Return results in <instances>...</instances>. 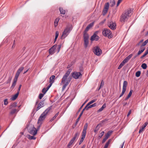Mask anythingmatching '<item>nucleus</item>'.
<instances>
[{"label": "nucleus", "mask_w": 148, "mask_h": 148, "mask_svg": "<svg viewBox=\"0 0 148 148\" xmlns=\"http://www.w3.org/2000/svg\"><path fill=\"white\" fill-rule=\"evenodd\" d=\"M94 22H92L90 23L89 25H88L87 26L89 27L90 28L92 27L94 25Z\"/></svg>", "instance_id": "45"}, {"label": "nucleus", "mask_w": 148, "mask_h": 148, "mask_svg": "<svg viewBox=\"0 0 148 148\" xmlns=\"http://www.w3.org/2000/svg\"><path fill=\"white\" fill-rule=\"evenodd\" d=\"M141 72L140 71H138L136 73V77H138L140 75Z\"/></svg>", "instance_id": "41"}, {"label": "nucleus", "mask_w": 148, "mask_h": 148, "mask_svg": "<svg viewBox=\"0 0 148 148\" xmlns=\"http://www.w3.org/2000/svg\"><path fill=\"white\" fill-rule=\"evenodd\" d=\"M59 20V18H57L55 19L54 22V26L55 27H56L58 25Z\"/></svg>", "instance_id": "23"}, {"label": "nucleus", "mask_w": 148, "mask_h": 148, "mask_svg": "<svg viewBox=\"0 0 148 148\" xmlns=\"http://www.w3.org/2000/svg\"><path fill=\"white\" fill-rule=\"evenodd\" d=\"M113 131H108V132L105 135V138H106V139H108L109 136H110V135L112 134V133Z\"/></svg>", "instance_id": "17"}, {"label": "nucleus", "mask_w": 148, "mask_h": 148, "mask_svg": "<svg viewBox=\"0 0 148 148\" xmlns=\"http://www.w3.org/2000/svg\"><path fill=\"white\" fill-rule=\"evenodd\" d=\"M147 67V65L145 63H143L141 65V67L143 69H146Z\"/></svg>", "instance_id": "39"}, {"label": "nucleus", "mask_w": 148, "mask_h": 148, "mask_svg": "<svg viewBox=\"0 0 148 148\" xmlns=\"http://www.w3.org/2000/svg\"><path fill=\"white\" fill-rule=\"evenodd\" d=\"M129 60H128V58L126 57L123 60V61L125 63H127L128 61Z\"/></svg>", "instance_id": "58"}, {"label": "nucleus", "mask_w": 148, "mask_h": 148, "mask_svg": "<svg viewBox=\"0 0 148 148\" xmlns=\"http://www.w3.org/2000/svg\"><path fill=\"white\" fill-rule=\"evenodd\" d=\"M74 142V141L73 140L71 139L69 143V144H68L67 146V147L68 148H70V146L73 144Z\"/></svg>", "instance_id": "29"}, {"label": "nucleus", "mask_w": 148, "mask_h": 148, "mask_svg": "<svg viewBox=\"0 0 148 148\" xmlns=\"http://www.w3.org/2000/svg\"><path fill=\"white\" fill-rule=\"evenodd\" d=\"M127 84V82L126 81H124L123 84V90L121 92V93L123 95L126 91Z\"/></svg>", "instance_id": "13"}, {"label": "nucleus", "mask_w": 148, "mask_h": 148, "mask_svg": "<svg viewBox=\"0 0 148 148\" xmlns=\"http://www.w3.org/2000/svg\"><path fill=\"white\" fill-rule=\"evenodd\" d=\"M16 109L12 110L10 113V114H14L16 112Z\"/></svg>", "instance_id": "43"}, {"label": "nucleus", "mask_w": 148, "mask_h": 148, "mask_svg": "<svg viewBox=\"0 0 148 148\" xmlns=\"http://www.w3.org/2000/svg\"><path fill=\"white\" fill-rule=\"evenodd\" d=\"M17 81L15 80H13V82L12 84V85L10 87L11 89H13L16 86V84Z\"/></svg>", "instance_id": "21"}, {"label": "nucleus", "mask_w": 148, "mask_h": 148, "mask_svg": "<svg viewBox=\"0 0 148 148\" xmlns=\"http://www.w3.org/2000/svg\"><path fill=\"white\" fill-rule=\"evenodd\" d=\"M52 107V106H49L42 113L39 118L38 123H39L40 122L42 121L45 119L47 114L51 110Z\"/></svg>", "instance_id": "2"}, {"label": "nucleus", "mask_w": 148, "mask_h": 148, "mask_svg": "<svg viewBox=\"0 0 148 148\" xmlns=\"http://www.w3.org/2000/svg\"><path fill=\"white\" fill-rule=\"evenodd\" d=\"M133 92V90H131L130 91V92H129L128 95L131 96V95H132V94Z\"/></svg>", "instance_id": "61"}, {"label": "nucleus", "mask_w": 148, "mask_h": 148, "mask_svg": "<svg viewBox=\"0 0 148 148\" xmlns=\"http://www.w3.org/2000/svg\"><path fill=\"white\" fill-rule=\"evenodd\" d=\"M83 37L84 41V47L85 48H86L89 44V35L88 34H86L85 35H83Z\"/></svg>", "instance_id": "6"}, {"label": "nucleus", "mask_w": 148, "mask_h": 148, "mask_svg": "<svg viewBox=\"0 0 148 148\" xmlns=\"http://www.w3.org/2000/svg\"><path fill=\"white\" fill-rule=\"evenodd\" d=\"M106 140H107V139H106V138H104L103 139V140L102 141V143H104L106 141Z\"/></svg>", "instance_id": "64"}, {"label": "nucleus", "mask_w": 148, "mask_h": 148, "mask_svg": "<svg viewBox=\"0 0 148 148\" xmlns=\"http://www.w3.org/2000/svg\"><path fill=\"white\" fill-rule=\"evenodd\" d=\"M55 77V76L54 75H51L49 78V83H53L55 81L54 79Z\"/></svg>", "instance_id": "18"}, {"label": "nucleus", "mask_w": 148, "mask_h": 148, "mask_svg": "<svg viewBox=\"0 0 148 148\" xmlns=\"http://www.w3.org/2000/svg\"><path fill=\"white\" fill-rule=\"evenodd\" d=\"M109 145V144H108V143H106L104 147H105V148H107Z\"/></svg>", "instance_id": "62"}, {"label": "nucleus", "mask_w": 148, "mask_h": 148, "mask_svg": "<svg viewBox=\"0 0 148 148\" xmlns=\"http://www.w3.org/2000/svg\"><path fill=\"white\" fill-rule=\"evenodd\" d=\"M97 101L96 99H94L93 100H92L91 101L88 102L87 104L88 105H90V104L94 102H95Z\"/></svg>", "instance_id": "38"}, {"label": "nucleus", "mask_w": 148, "mask_h": 148, "mask_svg": "<svg viewBox=\"0 0 148 148\" xmlns=\"http://www.w3.org/2000/svg\"><path fill=\"white\" fill-rule=\"evenodd\" d=\"M89 105H88V104H87L86 106L84 108V109H85L86 110H88L89 108H90L89 107Z\"/></svg>", "instance_id": "52"}, {"label": "nucleus", "mask_w": 148, "mask_h": 148, "mask_svg": "<svg viewBox=\"0 0 148 148\" xmlns=\"http://www.w3.org/2000/svg\"><path fill=\"white\" fill-rule=\"evenodd\" d=\"M128 17L127 15L124 13L121 16L120 21L121 22H125V20L127 19Z\"/></svg>", "instance_id": "12"}, {"label": "nucleus", "mask_w": 148, "mask_h": 148, "mask_svg": "<svg viewBox=\"0 0 148 148\" xmlns=\"http://www.w3.org/2000/svg\"><path fill=\"white\" fill-rule=\"evenodd\" d=\"M96 105H97V103H94L92 104V105H90L89 106V108H91L92 107H93L96 106Z\"/></svg>", "instance_id": "51"}, {"label": "nucleus", "mask_w": 148, "mask_h": 148, "mask_svg": "<svg viewBox=\"0 0 148 148\" xmlns=\"http://www.w3.org/2000/svg\"><path fill=\"white\" fill-rule=\"evenodd\" d=\"M85 136H86V135L82 134L81 138L80 139V140L79 142V145H80L82 143V142H83V141L85 137Z\"/></svg>", "instance_id": "22"}, {"label": "nucleus", "mask_w": 148, "mask_h": 148, "mask_svg": "<svg viewBox=\"0 0 148 148\" xmlns=\"http://www.w3.org/2000/svg\"><path fill=\"white\" fill-rule=\"evenodd\" d=\"M82 75L81 72H74L72 73V76L74 79H77L79 78V77L82 76Z\"/></svg>", "instance_id": "10"}, {"label": "nucleus", "mask_w": 148, "mask_h": 148, "mask_svg": "<svg viewBox=\"0 0 148 148\" xmlns=\"http://www.w3.org/2000/svg\"><path fill=\"white\" fill-rule=\"evenodd\" d=\"M19 94L17 92L16 94L12 97L11 98V99L12 100H15L18 97Z\"/></svg>", "instance_id": "24"}, {"label": "nucleus", "mask_w": 148, "mask_h": 148, "mask_svg": "<svg viewBox=\"0 0 148 148\" xmlns=\"http://www.w3.org/2000/svg\"><path fill=\"white\" fill-rule=\"evenodd\" d=\"M106 107V104L104 103L102 106L97 111L98 112H99L102 111L103 109Z\"/></svg>", "instance_id": "20"}, {"label": "nucleus", "mask_w": 148, "mask_h": 148, "mask_svg": "<svg viewBox=\"0 0 148 148\" xmlns=\"http://www.w3.org/2000/svg\"><path fill=\"white\" fill-rule=\"evenodd\" d=\"M148 54V51L146 50L145 52L143 55L141 56L140 57V59H143L145 56L147 55Z\"/></svg>", "instance_id": "35"}, {"label": "nucleus", "mask_w": 148, "mask_h": 148, "mask_svg": "<svg viewBox=\"0 0 148 148\" xmlns=\"http://www.w3.org/2000/svg\"><path fill=\"white\" fill-rule=\"evenodd\" d=\"M24 69V67L23 66L20 67L17 70L16 73L20 74L21 72Z\"/></svg>", "instance_id": "27"}, {"label": "nucleus", "mask_w": 148, "mask_h": 148, "mask_svg": "<svg viewBox=\"0 0 148 148\" xmlns=\"http://www.w3.org/2000/svg\"><path fill=\"white\" fill-rule=\"evenodd\" d=\"M93 51L95 54L99 56L102 53V50L98 46H96L93 48Z\"/></svg>", "instance_id": "5"}, {"label": "nucleus", "mask_w": 148, "mask_h": 148, "mask_svg": "<svg viewBox=\"0 0 148 148\" xmlns=\"http://www.w3.org/2000/svg\"><path fill=\"white\" fill-rule=\"evenodd\" d=\"M133 55L132 54H131L130 55H129L128 56L126 57L128 58V60H130L131 58L132 57V56Z\"/></svg>", "instance_id": "59"}, {"label": "nucleus", "mask_w": 148, "mask_h": 148, "mask_svg": "<svg viewBox=\"0 0 148 148\" xmlns=\"http://www.w3.org/2000/svg\"><path fill=\"white\" fill-rule=\"evenodd\" d=\"M98 33L97 32H95L93 35H92L90 38V40L92 41H93L94 40H95L97 41L99 40V37L97 35V34Z\"/></svg>", "instance_id": "8"}, {"label": "nucleus", "mask_w": 148, "mask_h": 148, "mask_svg": "<svg viewBox=\"0 0 148 148\" xmlns=\"http://www.w3.org/2000/svg\"><path fill=\"white\" fill-rule=\"evenodd\" d=\"M104 132L103 131L102 132H101L99 135L98 137L99 138H101L102 136L104 135Z\"/></svg>", "instance_id": "46"}, {"label": "nucleus", "mask_w": 148, "mask_h": 148, "mask_svg": "<svg viewBox=\"0 0 148 148\" xmlns=\"http://www.w3.org/2000/svg\"><path fill=\"white\" fill-rule=\"evenodd\" d=\"M100 125L99 124H98L95 129L94 130V132L96 134H97V131L98 130H99L100 128Z\"/></svg>", "instance_id": "19"}, {"label": "nucleus", "mask_w": 148, "mask_h": 148, "mask_svg": "<svg viewBox=\"0 0 148 148\" xmlns=\"http://www.w3.org/2000/svg\"><path fill=\"white\" fill-rule=\"evenodd\" d=\"M79 71H80L79 72H81V73H82L84 71V69L82 66H80L79 68Z\"/></svg>", "instance_id": "47"}, {"label": "nucleus", "mask_w": 148, "mask_h": 148, "mask_svg": "<svg viewBox=\"0 0 148 148\" xmlns=\"http://www.w3.org/2000/svg\"><path fill=\"white\" fill-rule=\"evenodd\" d=\"M8 99H5L4 100V105H7L8 103Z\"/></svg>", "instance_id": "50"}, {"label": "nucleus", "mask_w": 148, "mask_h": 148, "mask_svg": "<svg viewBox=\"0 0 148 148\" xmlns=\"http://www.w3.org/2000/svg\"><path fill=\"white\" fill-rule=\"evenodd\" d=\"M57 45H55L52 46L49 50V53L51 55H53L55 53V50L57 48Z\"/></svg>", "instance_id": "11"}, {"label": "nucleus", "mask_w": 148, "mask_h": 148, "mask_svg": "<svg viewBox=\"0 0 148 148\" xmlns=\"http://www.w3.org/2000/svg\"><path fill=\"white\" fill-rule=\"evenodd\" d=\"M90 29V28L87 26L84 31L83 35H85L86 34H88L87 33V32Z\"/></svg>", "instance_id": "28"}, {"label": "nucleus", "mask_w": 148, "mask_h": 148, "mask_svg": "<svg viewBox=\"0 0 148 148\" xmlns=\"http://www.w3.org/2000/svg\"><path fill=\"white\" fill-rule=\"evenodd\" d=\"M108 10V9H105L104 8H103L102 10V14L104 16L106 14Z\"/></svg>", "instance_id": "34"}, {"label": "nucleus", "mask_w": 148, "mask_h": 148, "mask_svg": "<svg viewBox=\"0 0 148 148\" xmlns=\"http://www.w3.org/2000/svg\"><path fill=\"white\" fill-rule=\"evenodd\" d=\"M109 6V2L106 3L104 5V8L108 10Z\"/></svg>", "instance_id": "33"}, {"label": "nucleus", "mask_w": 148, "mask_h": 148, "mask_svg": "<svg viewBox=\"0 0 148 148\" xmlns=\"http://www.w3.org/2000/svg\"><path fill=\"white\" fill-rule=\"evenodd\" d=\"M59 112H58L55 115V116L50 120V121L51 122L53 121L56 118L57 116H58V114H59Z\"/></svg>", "instance_id": "31"}, {"label": "nucleus", "mask_w": 148, "mask_h": 148, "mask_svg": "<svg viewBox=\"0 0 148 148\" xmlns=\"http://www.w3.org/2000/svg\"><path fill=\"white\" fill-rule=\"evenodd\" d=\"M148 124V122H146L144 124L142 127H140V128L139 130V133H141L143 131V130L145 128V127Z\"/></svg>", "instance_id": "15"}, {"label": "nucleus", "mask_w": 148, "mask_h": 148, "mask_svg": "<svg viewBox=\"0 0 148 148\" xmlns=\"http://www.w3.org/2000/svg\"><path fill=\"white\" fill-rule=\"evenodd\" d=\"M21 86H22V85L21 84H20L19 85V87L18 88V90H17V93H18L19 94V93L20 91L21 90Z\"/></svg>", "instance_id": "55"}, {"label": "nucleus", "mask_w": 148, "mask_h": 148, "mask_svg": "<svg viewBox=\"0 0 148 148\" xmlns=\"http://www.w3.org/2000/svg\"><path fill=\"white\" fill-rule=\"evenodd\" d=\"M88 124L87 123H86L84 127V128L82 132V134L86 135V130L88 127Z\"/></svg>", "instance_id": "14"}, {"label": "nucleus", "mask_w": 148, "mask_h": 148, "mask_svg": "<svg viewBox=\"0 0 148 148\" xmlns=\"http://www.w3.org/2000/svg\"><path fill=\"white\" fill-rule=\"evenodd\" d=\"M72 29V26H67L64 29L61 36V39H63L67 36Z\"/></svg>", "instance_id": "3"}, {"label": "nucleus", "mask_w": 148, "mask_h": 148, "mask_svg": "<svg viewBox=\"0 0 148 148\" xmlns=\"http://www.w3.org/2000/svg\"><path fill=\"white\" fill-rule=\"evenodd\" d=\"M59 9L61 14H65V11L64 10H63L62 8L60 7L59 8Z\"/></svg>", "instance_id": "26"}, {"label": "nucleus", "mask_w": 148, "mask_h": 148, "mask_svg": "<svg viewBox=\"0 0 148 148\" xmlns=\"http://www.w3.org/2000/svg\"><path fill=\"white\" fill-rule=\"evenodd\" d=\"M132 12V10L131 9L127 10L126 11L124 12L125 14L127 15V16L129 17L130 16V14Z\"/></svg>", "instance_id": "25"}, {"label": "nucleus", "mask_w": 148, "mask_h": 148, "mask_svg": "<svg viewBox=\"0 0 148 148\" xmlns=\"http://www.w3.org/2000/svg\"><path fill=\"white\" fill-rule=\"evenodd\" d=\"M19 74L16 72L15 75V77L14 79V80H17L19 76Z\"/></svg>", "instance_id": "40"}, {"label": "nucleus", "mask_w": 148, "mask_h": 148, "mask_svg": "<svg viewBox=\"0 0 148 148\" xmlns=\"http://www.w3.org/2000/svg\"><path fill=\"white\" fill-rule=\"evenodd\" d=\"M61 45H58V46L57 45V53H58L59 52L60 48H61Z\"/></svg>", "instance_id": "42"}, {"label": "nucleus", "mask_w": 148, "mask_h": 148, "mask_svg": "<svg viewBox=\"0 0 148 148\" xmlns=\"http://www.w3.org/2000/svg\"><path fill=\"white\" fill-rule=\"evenodd\" d=\"M79 135V134L77 132L75 134L73 137L75 138H78Z\"/></svg>", "instance_id": "54"}, {"label": "nucleus", "mask_w": 148, "mask_h": 148, "mask_svg": "<svg viewBox=\"0 0 148 148\" xmlns=\"http://www.w3.org/2000/svg\"><path fill=\"white\" fill-rule=\"evenodd\" d=\"M52 84V83H50V84L47 87L46 89L48 90L49 88L51 87V86Z\"/></svg>", "instance_id": "60"}, {"label": "nucleus", "mask_w": 148, "mask_h": 148, "mask_svg": "<svg viewBox=\"0 0 148 148\" xmlns=\"http://www.w3.org/2000/svg\"><path fill=\"white\" fill-rule=\"evenodd\" d=\"M47 90H48L46 89V88H44L42 90V92L43 94H45Z\"/></svg>", "instance_id": "44"}, {"label": "nucleus", "mask_w": 148, "mask_h": 148, "mask_svg": "<svg viewBox=\"0 0 148 148\" xmlns=\"http://www.w3.org/2000/svg\"><path fill=\"white\" fill-rule=\"evenodd\" d=\"M143 50H140L139 49L138 51V52L137 53V55H140L142 52H143Z\"/></svg>", "instance_id": "53"}, {"label": "nucleus", "mask_w": 148, "mask_h": 148, "mask_svg": "<svg viewBox=\"0 0 148 148\" xmlns=\"http://www.w3.org/2000/svg\"><path fill=\"white\" fill-rule=\"evenodd\" d=\"M71 71V69H69L63 76L61 83L63 84L62 90H64L67 86L69 84L72 79V76H69Z\"/></svg>", "instance_id": "1"}, {"label": "nucleus", "mask_w": 148, "mask_h": 148, "mask_svg": "<svg viewBox=\"0 0 148 148\" xmlns=\"http://www.w3.org/2000/svg\"><path fill=\"white\" fill-rule=\"evenodd\" d=\"M125 64V62L123 61L120 64V65H121L122 66H123Z\"/></svg>", "instance_id": "63"}, {"label": "nucleus", "mask_w": 148, "mask_h": 148, "mask_svg": "<svg viewBox=\"0 0 148 148\" xmlns=\"http://www.w3.org/2000/svg\"><path fill=\"white\" fill-rule=\"evenodd\" d=\"M115 3V1L114 0H110V3L111 4L110 5L111 7H113L114 6Z\"/></svg>", "instance_id": "36"}, {"label": "nucleus", "mask_w": 148, "mask_h": 148, "mask_svg": "<svg viewBox=\"0 0 148 148\" xmlns=\"http://www.w3.org/2000/svg\"><path fill=\"white\" fill-rule=\"evenodd\" d=\"M148 42V39H147L142 44V46H145Z\"/></svg>", "instance_id": "48"}, {"label": "nucleus", "mask_w": 148, "mask_h": 148, "mask_svg": "<svg viewBox=\"0 0 148 148\" xmlns=\"http://www.w3.org/2000/svg\"><path fill=\"white\" fill-rule=\"evenodd\" d=\"M17 103L16 102H14L12 103L10 106V108H11L13 107H15L16 106Z\"/></svg>", "instance_id": "37"}, {"label": "nucleus", "mask_w": 148, "mask_h": 148, "mask_svg": "<svg viewBox=\"0 0 148 148\" xmlns=\"http://www.w3.org/2000/svg\"><path fill=\"white\" fill-rule=\"evenodd\" d=\"M45 94H44L43 93H40L39 94V98L40 99H42V98L43 97L44 95Z\"/></svg>", "instance_id": "49"}, {"label": "nucleus", "mask_w": 148, "mask_h": 148, "mask_svg": "<svg viewBox=\"0 0 148 148\" xmlns=\"http://www.w3.org/2000/svg\"><path fill=\"white\" fill-rule=\"evenodd\" d=\"M102 34L104 36L107 37L110 39L112 38L113 37L112 33L110 30L107 28H104L103 30Z\"/></svg>", "instance_id": "4"}, {"label": "nucleus", "mask_w": 148, "mask_h": 148, "mask_svg": "<svg viewBox=\"0 0 148 148\" xmlns=\"http://www.w3.org/2000/svg\"><path fill=\"white\" fill-rule=\"evenodd\" d=\"M108 26L112 30H114L116 28V24L115 22L111 21L108 23Z\"/></svg>", "instance_id": "7"}, {"label": "nucleus", "mask_w": 148, "mask_h": 148, "mask_svg": "<svg viewBox=\"0 0 148 148\" xmlns=\"http://www.w3.org/2000/svg\"><path fill=\"white\" fill-rule=\"evenodd\" d=\"M104 84V82L103 81V80H102L101 84H100V86L101 87V88L103 87Z\"/></svg>", "instance_id": "56"}, {"label": "nucleus", "mask_w": 148, "mask_h": 148, "mask_svg": "<svg viewBox=\"0 0 148 148\" xmlns=\"http://www.w3.org/2000/svg\"><path fill=\"white\" fill-rule=\"evenodd\" d=\"M144 46H142V45H141L140 46V50H143V52L144 51L145 49V48L144 47Z\"/></svg>", "instance_id": "57"}, {"label": "nucleus", "mask_w": 148, "mask_h": 148, "mask_svg": "<svg viewBox=\"0 0 148 148\" xmlns=\"http://www.w3.org/2000/svg\"><path fill=\"white\" fill-rule=\"evenodd\" d=\"M28 131L31 134L34 136L36 134L37 130L36 129L34 126H33L32 128H29Z\"/></svg>", "instance_id": "9"}, {"label": "nucleus", "mask_w": 148, "mask_h": 148, "mask_svg": "<svg viewBox=\"0 0 148 148\" xmlns=\"http://www.w3.org/2000/svg\"><path fill=\"white\" fill-rule=\"evenodd\" d=\"M44 103L43 101L40 102L38 104V106L36 109V111H37L41 108L43 107L44 106Z\"/></svg>", "instance_id": "16"}, {"label": "nucleus", "mask_w": 148, "mask_h": 148, "mask_svg": "<svg viewBox=\"0 0 148 148\" xmlns=\"http://www.w3.org/2000/svg\"><path fill=\"white\" fill-rule=\"evenodd\" d=\"M28 138L30 140H35L36 139V138L34 136H31L30 135H28Z\"/></svg>", "instance_id": "32"}, {"label": "nucleus", "mask_w": 148, "mask_h": 148, "mask_svg": "<svg viewBox=\"0 0 148 148\" xmlns=\"http://www.w3.org/2000/svg\"><path fill=\"white\" fill-rule=\"evenodd\" d=\"M12 77L10 76L9 77L8 79L7 80V81L5 82V83L6 84H8V83H10V82H11V79H12Z\"/></svg>", "instance_id": "30"}]
</instances>
